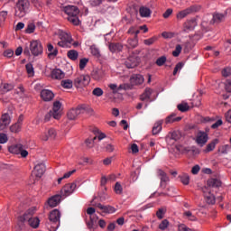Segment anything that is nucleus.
Wrapping results in <instances>:
<instances>
[{
  "label": "nucleus",
  "mask_w": 231,
  "mask_h": 231,
  "mask_svg": "<svg viewBox=\"0 0 231 231\" xmlns=\"http://www.w3.org/2000/svg\"><path fill=\"white\" fill-rule=\"evenodd\" d=\"M156 216L158 219H163L165 216V210H163V208H159L158 211L156 212Z\"/></svg>",
  "instance_id": "e2e57ef3"
},
{
  "label": "nucleus",
  "mask_w": 231,
  "mask_h": 231,
  "mask_svg": "<svg viewBox=\"0 0 231 231\" xmlns=\"http://www.w3.org/2000/svg\"><path fill=\"white\" fill-rule=\"evenodd\" d=\"M90 82H91V77L89 75H80L74 79V86L77 88H86V86H89Z\"/></svg>",
  "instance_id": "423d86ee"
},
{
  "label": "nucleus",
  "mask_w": 231,
  "mask_h": 231,
  "mask_svg": "<svg viewBox=\"0 0 231 231\" xmlns=\"http://www.w3.org/2000/svg\"><path fill=\"white\" fill-rule=\"evenodd\" d=\"M180 139H181V132L180 131L170 132L165 138L168 145H174V143H176V142H178V140H180Z\"/></svg>",
  "instance_id": "9d476101"
},
{
  "label": "nucleus",
  "mask_w": 231,
  "mask_h": 231,
  "mask_svg": "<svg viewBox=\"0 0 231 231\" xmlns=\"http://www.w3.org/2000/svg\"><path fill=\"white\" fill-rule=\"evenodd\" d=\"M94 207L101 210V212H103L104 214H115V212H116V208H115V207L110 205L105 206L100 203H97V204H95Z\"/></svg>",
  "instance_id": "dca6fc26"
},
{
  "label": "nucleus",
  "mask_w": 231,
  "mask_h": 231,
  "mask_svg": "<svg viewBox=\"0 0 231 231\" xmlns=\"http://www.w3.org/2000/svg\"><path fill=\"white\" fill-rule=\"evenodd\" d=\"M76 171H77L76 170L68 171L61 178L58 179V183L60 184L62 180H66V179L69 178L72 174H75Z\"/></svg>",
  "instance_id": "3c124183"
},
{
  "label": "nucleus",
  "mask_w": 231,
  "mask_h": 231,
  "mask_svg": "<svg viewBox=\"0 0 231 231\" xmlns=\"http://www.w3.org/2000/svg\"><path fill=\"white\" fill-rule=\"evenodd\" d=\"M202 192L204 194L205 201L208 205H215L216 204V196L212 194L211 189L208 188H203Z\"/></svg>",
  "instance_id": "4468645a"
},
{
  "label": "nucleus",
  "mask_w": 231,
  "mask_h": 231,
  "mask_svg": "<svg viewBox=\"0 0 231 231\" xmlns=\"http://www.w3.org/2000/svg\"><path fill=\"white\" fill-rule=\"evenodd\" d=\"M79 115H80V108H72L68 112L67 116L69 120H75Z\"/></svg>",
  "instance_id": "2f4dec72"
},
{
  "label": "nucleus",
  "mask_w": 231,
  "mask_h": 231,
  "mask_svg": "<svg viewBox=\"0 0 231 231\" xmlns=\"http://www.w3.org/2000/svg\"><path fill=\"white\" fill-rule=\"evenodd\" d=\"M115 192L116 194H122V192H124V189L122 188V184H120V182L116 183Z\"/></svg>",
  "instance_id": "bf43d9fd"
},
{
  "label": "nucleus",
  "mask_w": 231,
  "mask_h": 231,
  "mask_svg": "<svg viewBox=\"0 0 231 231\" xmlns=\"http://www.w3.org/2000/svg\"><path fill=\"white\" fill-rule=\"evenodd\" d=\"M21 129H23V126H21V125H18L17 123L13 124L9 127V131L11 133H14L15 134H17V133H21Z\"/></svg>",
  "instance_id": "4c0bfd02"
},
{
  "label": "nucleus",
  "mask_w": 231,
  "mask_h": 231,
  "mask_svg": "<svg viewBox=\"0 0 231 231\" xmlns=\"http://www.w3.org/2000/svg\"><path fill=\"white\" fill-rule=\"evenodd\" d=\"M90 50L92 55H94L95 57H100V51L98 50V48L92 46L90 47Z\"/></svg>",
  "instance_id": "680f3d73"
},
{
  "label": "nucleus",
  "mask_w": 231,
  "mask_h": 231,
  "mask_svg": "<svg viewBox=\"0 0 231 231\" xmlns=\"http://www.w3.org/2000/svg\"><path fill=\"white\" fill-rule=\"evenodd\" d=\"M157 175L161 180V187L162 189H165V187H167V183H169V181L171 180L169 179V176L167 175V173L165 171H163L162 170H158L157 171Z\"/></svg>",
  "instance_id": "6ab92c4d"
},
{
  "label": "nucleus",
  "mask_w": 231,
  "mask_h": 231,
  "mask_svg": "<svg viewBox=\"0 0 231 231\" xmlns=\"http://www.w3.org/2000/svg\"><path fill=\"white\" fill-rule=\"evenodd\" d=\"M162 131V123L157 122L152 127V134H158Z\"/></svg>",
  "instance_id": "49530a36"
},
{
  "label": "nucleus",
  "mask_w": 231,
  "mask_h": 231,
  "mask_svg": "<svg viewBox=\"0 0 231 231\" xmlns=\"http://www.w3.org/2000/svg\"><path fill=\"white\" fill-rule=\"evenodd\" d=\"M165 62H167V57L166 56H161L160 58H158L155 61V64L159 67H162L165 64Z\"/></svg>",
  "instance_id": "8fccbe9b"
},
{
  "label": "nucleus",
  "mask_w": 231,
  "mask_h": 231,
  "mask_svg": "<svg viewBox=\"0 0 231 231\" xmlns=\"http://www.w3.org/2000/svg\"><path fill=\"white\" fill-rule=\"evenodd\" d=\"M106 0H89L88 3L90 6L97 7L100 6V5H103Z\"/></svg>",
  "instance_id": "864d4df0"
},
{
  "label": "nucleus",
  "mask_w": 231,
  "mask_h": 231,
  "mask_svg": "<svg viewBox=\"0 0 231 231\" xmlns=\"http://www.w3.org/2000/svg\"><path fill=\"white\" fill-rule=\"evenodd\" d=\"M180 120H181V117L171 115L166 118V124H173V122H180Z\"/></svg>",
  "instance_id": "c03bdc74"
},
{
  "label": "nucleus",
  "mask_w": 231,
  "mask_h": 231,
  "mask_svg": "<svg viewBox=\"0 0 231 231\" xmlns=\"http://www.w3.org/2000/svg\"><path fill=\"white\" fill-rule=\"evenodd\" d=\"M122 89H124L125 91H127L129 89H133V85L129 84V83L121 84L117 88V91H122Z\"/></svg>",
  "instance_id": "de8ad7c7"
},
{
  "label": "nucleus",
  "mask_w": 231,
  "mask_h": 231,
  "mask_svg": "<svg viewBox=\"0 0 231 231\" xmlns=\"http://www.w3.org/2000/svg\"><path fill=\"white\" fill-rule=\"evenodd\" d=\"M12 124V116L8 113H5L0 117V131H5Z\"/></svg>",
  "instance_id": "ddd939ff"
},
{
  "label": "nucleus",
  "mask_w": 231,
  "mask_h": 231,
  "mask_svg": "<svg viewBox=\"0 0 231 231\" xmlns=\"http://www.w3.org/2000/svg\"><path fill=\"white\" fill-rule=\"evenodd\" d=\"M230 150L231 146L229 144H225L218 148V152H221V154H228Z\"/></svg>",
  "instance_id": "a18cd8bd"
},
{
  "label": "nucleus",
  "mask_w": 231,
  "mask_h": 231,
  "mask_svg": "<svg viewBox=\"0 0 231 231\" xmlns=\"http://www.w3.org/2000/svg\"><path fill=\"white\" fill-rule=\"evenodd\" d=\"M179 180L184 185H189V183H190V177L187 173H182V174L179 175Z\"/></svg>",
  "instance_id": "c9c22d12"
},
{
  "label": "nucleus",
  "mask_w": 231,
  "mask_h": 231,
  "mask_svg": "<svg viewBox=\"0 0 231 231\" xmlns=\"http://www.w3.org/2000/svg\"><path fill=\"white\" fill-rule=\"evenodd\" d=\"M125 46L128 50H134L138 46V38L136 36L134 38H129Z\"/></svg>",
  "instance_id": "7c9ffc66"
},
{
  "label": "nucleus",
  "mask_w": 231,
  "mask_h": 231,
  "mask_svg": "<svg viewBox=\"0 0 231 231\" xmlns=\"http://www.w3.org/2000/svg\"><path fill=\"white\" fill-rule=\"evenodd\" d=\"M182 47L181 45L178 44L175 47V50L172 51L173 57H180V53H181Z\"/></svg>",
  "instance_id": "4d7b16f0"
},
{
  "label": "nucleus",
  "mask_w": 231,
  "mask_h": 231,
  "mask_svg": "<svg viewBox=\"0 0 231 231\" xmlns=\"http://www.w3.org/2000/svg\"><path fill=\"white\" fill-rule=\"evenodd\" d=\"M44 172H46V165L40 162L34 166L33 174L36 178H42Z\"/></svg>",
  "instance_id": "a211bd4d"
},
{
  "label": "nucleus",
  "mask_w": 231,
  "mask_h": 231,
  "mask_svg": "<svg viewBox=\"0 0 231 231\" xmlns=\"http://www.w3.org/2000/svg\"><path fill=\"white\" fill-rule=\"evenodd\" d=\"M8 142V135L6 134H0V143H6Z\"/></svg>",
  "instance_id": "774afa93"
},
{
  "label": "nucleus",
  "mask_w": 231,
  "mask_h": 231,
  "mask_svg": "<svg viewBox=\"0 0 231 231\" xmlns=\"http://www.w3.org/2000/svg\"><path fill=\"white\" fill-rule=\"evenodd\" d=\"M139 14L141 17H151V14H152V11L149 7L141 6L139 9Z\"/></svg>",
  "instance_id": "473e14b6"
},
{
  "label": "nucleus",
  "mask_w": 231,
  "mask_h": 231,
  "mask_svg": "<svg viewBox=\"0 0 231 231\" xmlns=\"http://www.w3.org/2000/svg\"><path fill=\"white\" fill-rule=\"evenodd\" d=\"M222 76L223 77H230L231 76V68H225L224 69H222Z\"/></svg>",
  "instance_id": "0e129e2a"
},
{
  "label": "nucleus",
  "mask_w": 231,
  "mask_h": 231,
  "mask_svg": "<svg viewBox=\"0 0 231 231\" xmlns=\"http://www.w3.org/2000/svg\"><path fill=\"white\" fill-rule=\"evenodd\" d=\"M63 12L67 14L68 17H73V15H79L80 11L75 5H67L63 8Z\"/></svg>",
  "instance_id": "412c9836"
},
{
  "label": "nucleus",
  "mask_w": 231,
  "mask_h": 231,
  "mask_svg": "<svg viewBox=\"0 0 231 231\" xmlns=\"http://www.w3.org/2000/svg\"><path fill=\"white\" fill-rule=\"evenodd\" d=\"M33 214H35V208H29L23 216L18 217V221L20 223H25L27 221L32 228H39L41 220H39V217H33Z\"/></svg>",
  "instance_id": "f257e3e1"
},
{
  "label": "nucleus",
  "mask_w": 231,
  "mask_h": 231,
  "mask_svg": "<svg viewBox=\"0 0 231 231\" xmlns=\"http://www.w3.org/2000/svg\"><path fill=\"white\" fill-rule=\"evenodd\" d=\"M169 220L163 219L160 224H159V229L160 230H167L169 228Z\"/></svg>",
  "instance_id": "603ef678"
},
{
  "label": "nucleus",
  "mask_w": 231,
  "mask_h": 231,
  "mask_svg": "<svg viewBox=\"0 0 231 231\" xmlns=\"http://www.w3.org/2000/svg\"><path fill=\"white\" fill-rule=\"evenodd\" d=\"M30 10V0H18L14 5V16L23 19Z\"/></svg>",
  "instance_id": "f03ea898"
},
{
  "label": "nucleus",
  "mask_w": 231,
  "mask_h": 231,
  "mask_svg": "<svg viewBox=\"0 0 231 231\" xmlns=\"http://www.w3.org/2000/svg\"><path fill=\"white\" fill-rule=\"evenodd\" d=\"M61 86L64 89H71L73 88V81L71 79L61 80Z\"/></svg>",
  "instance_id": "79ce46f5"
},
{
  "label": "nucleus",
  "mask_w": 231,
  "mask_h": 231,
  "mask_svg": "<svg viewBox=\"0 0 231 231\" xmlns=\"http://www.w3.org/2000/svg\"><path fill=\"white\" fill-rule=\"evenodd\" d=\"M54 97H55V95L50 89H43L41 92V97L42 98V100H44V102H50V101L53 100Z\"/></svg>",
  "instance_id": "b1692460"
},
{
  "label": "nucleus",
  "mask_w": 231,
  "mask_h": 231,
  "mask_svg": "<svg viewBox=\"0 0 231 231\" xmlns=\"http://www.w3.org/2000/svg\"><path fill=\"white\" fill-rule=\"evenodd\" d=\"M56 137L57 131H55L53 128H49L41 135V138L43 142H48V140H55Z\"/></svg>",
  "instance_id": "2eb2a0df"
},
{
  "label": "nucleus",
  "mask_w": 231,
  "mask_h": 231,
  "mask_svg": "<svg viewBox=\"0 0 231 231\" xmlns=\"http://www.w3.org/2000/svg\"><path fill=\"white\" fill-rule=\"evenodd\" d=\"M177 109H179L180 113H187V111L190 109V106H189L187 103H181L177 106Z\"/></svg>",
  "instance_id": "37998d69"
},
{
  "label": "nucleus",
  "mask_w": 231,
  "mask_h": 231,
  "mask_svg": "<svg viewBox=\"0 0 231 231\" xmlns=\"http://www.w3.org/2000/svg\"><path fill=\"white\" fill-rule=\"evenodd\" d=\"M67 57H69L70 60H77L79 59V51L70 50L68 51Z\"/></svg>",
  "instance_id": "ea45409f"
},
{
  "label": "nucleus",
  "mask_w": 231,
  "mask_h": 231,
  "mask_svg": "<svg viewBox=\"0 0 231 231\" xmlns=\"http://www.w3.org/2000/svg\"><path fill=\"white\" fill-rule=\"evenodd\" d=\"M9 152L12 154H20L22 158H26L28 156V151L24 150L23 144H14L8 148Z\"/></svg>",
  "instance_id": "6e6552de"
},
{
  "label": "nucleus",
  "mask_w": 231,
  "mask_h": 231,
  "mask_svg": "<svg viewBox=\"0 0 231 231\" xmlns=\"http://www.w3.org/2000/svg\"><path fill=\"white\" fill-rule=\"evenodd\" d=\"M25 68L28 75H33V65L32 63H27Z\"/></svg>",
  "instance_id": "052dcab7"
},
{
  "label": "nucleus",
  "mask_w": 231,
  "mask_h": 231,
  "mask_svg": "<svg viewBox=\"0 0 231 231\" xmlns=\"http://www.w3.org/2000/svg\"><path fill=\"white\" fill-rule=\"evenodd\" d=\"M75 189H77L75 182L68 183L61 189L60 196L61 198H68V196H71V194L75 192Z\"/></svg>",
  "instance_id": "1a4fd4ad"
},
{
  "label": "nucleus",
  "mask_w": 231,
  "mask_h": 231,
  "mask_svg": "<svg viewBox=\"0 0 231 231\" xmlns=\"http://www.w3.org/2000/svg\"><path fill=\"white\" fill-rule=\"evenodd\" d=\"M195 142L199 147H203L208 142V134L203 131L198 132Z\"/></svg>",
  "instance_id": "9b49d317"
},
{
  "label": "nucleus",
  "mask_w": 231,
  "mask_h": 231,
  "mask_svg": "<svg viewBox=\"0 0 231 231\" xmlns=\"http://www.w3.org/2000/svg\"><path fill=\"white\" fill-rule=\"evenodd\" d=\"M31 51V52H30ZM43 51L42 49V43H41V41L39 40H33L30 42V48L25 47L23 50V54L27 57H30L31 53L34 57H39V55H42Z\"/></svg>",
  "instance_id": "7ed1b4c3"
},
{
  "label": "nucleus",
  "mask_w": 231,
  "mask_h": 231,
  "mask_svg": "<svg viewBox=\"0 0 231 231\" xmlns=\"http://www.w3.org/2000/svg\"><path fill=\"white\" fill-rule=\"evenodd\" d=\"M151 95H152V88H145L144 92L140 96V100L143 102H152V99H151Z\"/></svg>",
  "instance_id": "bb28decb"
},
{
  "label": "nucleus",
  "mask_w": 231,
  "mask_h": 231,
  "mask_svg": "<svg viewBox=\"0 0 231 231\" xmlns=\"http://www.w3.org/2000/svg\"><path fill=\"white\" fill-rule=\"evenodd\" d=\"M26 33H33L35 32V24L31 23L27 26L25 30Z\"/></svg>",
  "instance_id": "69168bd1"
},
{
  "label": "nucleus",
  "mask_w": 231,
  "mask_h": 231,
  "mask_svg": "<svg viewBox=\"0 0 231 231\" xmlns=\"http://www.w3.org/2000/svg\"><path fill=\"white\" fill-rule=\"evenodd\" d=\"M88 62H89V60L87 58H83L79 60V69H84L86 66H88Z\"/></svg>",
  "instance_id": "13d9d810"
},
{
  "label": "nucleus",
  "mask_w": 231,
  "mask_h": 231,
  "mask_svg": "<svg viewBox=\"0 0 231 231\" xmlns=\"http://www.w3.org/2000/svg\"><path fill=\"white\" fill-rule=\"evenodd\" d=\"M201 10V5H191L177 14V19H185L187 15L199 12Z\"/></svg>",
  "instance_id": "0eeeda50"
},
{
  "label": "nucleus",
  "mask_w": 231,
  "mask_h": 231,
  "mask_svg": "<svg viewBox=\"0 0 231 231\" xmlns=\"http://www.w3.org/2000/svg\"><path fill=\"white\" fill-rule=\"evenodd\" d=\"M207 187H204V189H218V187H221V180L217 179H209L207 181Z\"/></svg>",
  "instance_id": "a878e982"
},
{
  "label": "nucleus",
  "mask_w": 231,
  "mask_h": 231,
  "mask_svg": "<svg viewBox=\"0 0 231 231\" xmlns=\"http://www.w3.org/2000/svg\"><path fill=\"white\" fill-rule=\"evenodd\" d=\"M225 89H226V93H231V79H227L225 82Z\"/></svg>",
  "instance_id": "338daca9"
},
{
  "label": "nucleus",
  "mask_w": 231,
  "mask_h": 231,
  "mask_svg": "<svg viewBox=\"0 0 231 231\" xmlns=\"http://www.w3.org/2000/svg\"><path fill=\"white\" fill-rule=\"evenodd\" d=\"M226 19V13L221 14V13H215L213 14L212 18V24H219V23H223Z\"/></svg>",
  "instance_id": "393cba45"
},
{
  "label": "nucleus",
  "mask_w": 231,
  "mask_h": 231,
  "mask_svg": "<svg viewBox=\"0 0 231 231\" xmlns=\"http://www.w3.org/2000/svg\"><path fill=\"white\" fill-rule=\"evenodd\" d=\"M14 89V84L4 83L0 86V93L5 95V93H8V91H12Z\"/></svg>",
  "instance_id": "f704fd0d"
},
{
  "label": "nucleus",
  "mask_w": 231,
  "mask_h": 231,
  "mask_svg": "<svg viewBox=\"0 0 231 231\" xmlns=\"http://www.w3.org/2000/svg\"><path fill=\"white\" fill-rule=\"evenodd\" d=\"M58 36L59 39H60L58 42V46L60 48H71V44H73V38H71V34L64 31H59Z\"/></svg>",
  "instance_id": "20e7f679"
},
{
  "label": "nucleus",
  "mask_w": 231,
  "mask_h": 231,
  "mask_svg": "<svg viewBox=\"0 0 231 231\" xmlns=\"http://www.w3.org/2000/svg\"><path fill=\"white\" fill-rule=\"evenodd\" d=\"M92 95H94V97H102V95H104V90L100 88H96L93 89Z\"/></svg>",
  "instance_id": "5fc2aeb1"
},
{
  "label": "nucleus",
  "mask_w": 231,
  "mask_h": 231,
  "mask_svg": "<svg viewBox=\"0 0 231 231\" xmlns=\"http://www.w3.org/2000/svg\"><path fill=\"white\" fill-rule=\"evenodd\" d=\"M47 50L49 51V57H57L59 51L57 49H54L51 43H49L47 45Z\"/></svg>",
  "instance_id": "e433bc0d"
},
{
  "label": "nucleus",
  "mask_w": 231,
  "mask_h": 231,
  "mask_svg": "<svg viewBox=\"0 0 231 231\" xmlns=\"http://www.w3.org/2000/svg\"><path fill=\"white\" fill-rule=\"evenodd\" d=\"M95 143H97V137L85 140V145H87L88 149H93V147H95Z\"/></svg>",
  "instance_id": "a19ab883"
},
{
  "label": "nucleus",
  "mask_w": 231,
  "mask_h": 231,
  "mask_svg": "<svg viewBox=\"0 0 231 231\" xmlns=\"http://www.w3.org/2000/svg\"><path fill=\"white\" fill-rule=\"evenodd\" d=\"M60 101H56L53 104L52 110H51L53 114L54 120H60V117L62 116V113H60V107H61Z\"/></svg>",
  "instance_id": "aec40b11"
},
{
  "label": "nucleus",
  "mask_w": 231,
  "mask_h": 231,
  "mask_svg": "<svg viewBox=\"0 0 231 231\" xmlns=\"http://www.w3.org/2000/svg\"><path fill=\"white\" fill-rule=\"evenodd\" d=\"M184 216L186 217H188V219L189 221H197L198 220V217H196V216L192 215V212H190V211L184 212Z\"/></svg>",
  "instance_id": "6e6d98bb"
},
{
  "label": "nucleus",
  "mask_w": 231,
  "mask_h": 231,
  "mask_svg": "<svg viewBox=\"0 0 231 231\" xmlns=\"http://www.w3.org/2000/svg\"><path fill=\"white\" fill-rule=\"evenodd\" d=\"M126 68L129 69H133V68H136L138 66V57L136 56H129L125 62Z\"/></svg>",
  "instance_id": "5701e85b"
},
{
  "label": "nucleus",
  "mask_w": 231,
  "mask_h": 231,
  "mask_svg": "<svg viewBox=\"0 0 231 231\" xmlns=\"http://www.w3.org/2000/svg\"><path fill=\"white\" fill-rule=\"evenodd\" d=\"M68 22L71 23L74 26H79L80 24V20L79 19L78 15H73V16H68L67 17Z\"/></svg>",
  "instance_id": "58836bf2"
},
{
  "label": "nucleus",
  "mask_w": 231,
  "mask_h": 231,
  "mask_svg": "<svg viewBox=\"0 0 231 231\" xmlns=\"http://www.w3.org/2000/svg\"><path fill=\"white\" fill-rule=\"evenodd\" d=\"M144 81L145 79L141 74H133L130 77V83L132 86H142Z\"/></svg>",
  "instance_id": "f3484780"
},
{
  "label": "nucleus",
  "mask_w": 231,
  "mask_h": 231,
  "mask_svg": "<svg viewBox=\"0 0 231 231\" xmlns=\"http://www.w3.org/2000/svg\"><path fill=\"white\" fill-rule=\"evenodd\" d=\"M49 221L53 225L51 231H57L59 226H60V211L59 209H53L50 212Z\"/></svg>",
  "instance_id": "39448f33"
},
{
  "label": "nucleus",
  "mask_w": 231,
  "mask_h": 231,
  "mask_svg": "<svg viewBox=\"0 0 231 231\" xmlns=\"http://www.w3.org/2000/svg\"><path fill=\"white\" fill-rule=\"evenodd\" d=\"M196 20L192 19V20H188L186 23H184L183 25V32H192V30H194V28H196Z\"/></svg>",
  "instance_id": "cd10ccee"
},
{
  "label": "nucleus",
  "mask_w": 231,
  "mask_h": 231,
  "mask_svg": "<svg viewBox=\"0 0 231 231\" xmlns=\"http://www.w3.org/2000/svg\"><path fill=\"white\" fill-rule=\"evenodd\" d=\"M66 77V74L60 70V69H54L51 71V79H55L56 80H62Z\"/></svg>",
  "instance_id": "c756f323"
},
{
  "label": "nucleus",
  "mask_w": 231,
  "mask_h": 231,
  "mask_svg": "<svg viewBox=\"0 0 231 231\" xmlns=\"http://www.w3.org/2000/svg\"><path fill=\"white\" fill-rule=\"evenodd\" d=\"M217 143H219V140L214 139L207 145L206 149L204 150V152H212V151L216 149V145H217Z\"/></svg>",
  "instance_id": "72a5a7b5"
},
{
  "label": "nucleus",
  "mask_w": 231,
  "mask_h": 231,
  "mask_svg": "<svg viewBox=\"0 0 231 231\" xmlns=\"http://www.w3.org/2000/svg\"><path fill=\"white\" fill-rule=\"evenodd\" d=\"M60 199L62 197L60 195H54L53 197L50 198L47 201L49 207L54 208L60 203Z\"/></svg>",
  "instance_id": "c85d7f7f"
},
{
  "label": "nucleus",
  "mask_w": 231,
  "mask_h": 231,
  "mask_svg": "<svg viewBox=\"0 0 231 231\" xmlns=\"http://www.w3.org/2000/svg\"><path fill=\"white\" fill-rule=\"evenodd\" d=\"M90 77L91 79H93V80H96L97 82H100V80H102V79L106 77V70H104V69L102 68L100 69L96 68L91 71Z\"/></svg>",
  "instance_id": "f8f14e48"
},
{
  "label": "nucleus",
  "mask_w": 231,
  "mask_h": 231,
  "mask_svg": "<svg viewBox=\"0 0 231 231\" xmlns=\"http://www.w3.org/2000/svg\"><path fill=\"white\" fill-rule=\"evenodd\" d=\"M156 41H158V37H157V36H153V37H152V38H149V39L144 40L143 42H144V44H145L146 46H152V44H153L154 42H156Z\"/></svg>",
  "instance_id": "09e8293b"
},
{
  "label": "nucleus",
  "mask_w": 231,
  "mask_h": 231,
  "mask_svg": "<svg viewBox=\"0 0 231 231\" xmlns=\"http://www.w3.org/2000/svg\"><path fill=\"white\" fill-rule=\"evenodd\" d=\"M108 50L111 53H120L124 50V45L120 42H108Z\"/></svg>",
  "instance_id": "4be33fe9"
}]
</instances>
